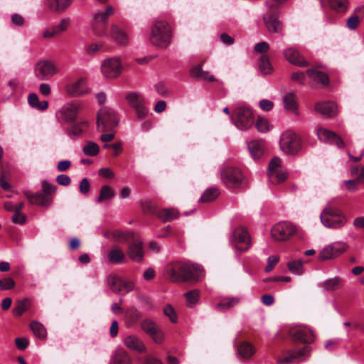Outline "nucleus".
<instances>
[{
  "label": "nucleus",
  "instance_id": "obj_1",
  "mask_svg": "<svg viewBox=\"0 0 364 364\" xmlns=\"http://www.w3.org/2000/svg\"><path fill=\"white\" fill-rule=\"evenodd\" d=\"M167 279L173 283L198 282L203 274V269L198 264L176 260L165 267Z\"/></svg>",
  "mask_w": 364,
  "mask_h": 364
},
{
  "label": "nucleus",
  "instance_id": "obj_2",
  "mask_svg": "<svg viewBox=\"0 0 364 364\" xmlns=\"http://www.w3.org/2000/svg\"><path fill=\"white\" fill-rule=\"evenodd\" d=\"M172 29L170 24H153L149 35L150 43L159 48H166L171 38Z\"/></svg>",
  "mask_w": 364,
  "mask_h": 364
},
{
  "label": "nucleus",
  "instance_id": "obj_3",
  "mask_svg": "<svg viewBox=\"0 0 364 364\" xmlns=\"http://www.w3.org/2000/svg\"><path fill=\"white\" fill-rule=\"evenodd\" d=\"M322 224L328 228H340L343 227L346 221V217L342 211L333 206H328L324 208L320 216Z\"/></svg>",
  "mask_w": 364,
  "mask_h": 364
},
{
  "label": "nucleus",
  "instance_id": "obj_4",
  "mask_svg": "<svg viewBox=\"0 0 364 364\" xmlns=\"http://www.w3.org/2000/svg\"><path fill=\"white\" fill-rule=\"evenodd\" d=\"M42 187L43 193L37 192L35 194H32L29 191H24L23 193L31 204L47 207L51 204V196L55 193L57 187L54 185L50 184L46 181H43Z\"/></svg>",
  "mask_w": 364,
  "mask_h": 364
},
{
  "label": "nucleus",
  "instance_id": "obj_5",
  "mask_svg": "<svg viewBox=\"0 0 364 364\" xmlns=\"http://www.w3.org/2000/svg\"><path fill=\"white\" fill-rule=\"evenodd\" d=\"M119 119L116 112L111 108L104 107L97 116V125L99 132H110L118 125Z\"/></svg>",
  "mask_w": 364,
  "mask_h": 364
},
{
  "label": "nucleus",
  "instance_id": "obj_6",
  "mask_svg": "<svg viewBox=\"0 0 364 364\" xmlns=\"http://www.w3.org/2000/svg\"><path fill=\"white\" fill-rule=\"evenodd\" d=\"M301 138L291 130L283 132L279 141L280 149L289 155H295L299 153L301 149Z\"/></svg>",
  "mask_w": 364,
  "mask_h": 364
},
{
  "label": "nucleus",
  "instance_id": "obj_7",
  "mask_svg": "<svg viewBox=\"0 0 364 364\" xmlns=\"http://www.w3.org/2000/svg\"><path fill=\"white\" fill-rule=\"evenodd\" d=\"M231 120L234 125L240 130L248 129L253 125L255 122L251 109L244 107L235 109L231 115Z\"/></svg>",
  "mask_w": 364,
  "mask_h": 364
},
{
  "label": "nucleus",
  "instance_id": "obj_8",
  "mask_svg": "<svg viewBox=\"0 0 364 364\" xmlns=\"http://www.w3.org/2000/svg\"><path fill=\"white\" fill-rule=\"evenodd\" d=\"M221 177L224 183L230 188H239L243 186V175L240 169L234 166L223 168Z\"/></svg>",
  "mask_w": 364,
  "mask_h": 364
},
{
  "label": "nucleus",
  "instance_id": "obj_9",
  "mask_svg": "<svg viewBox=\"0 0 364 364\" xmlns=\"http://www.w3.org/2000/svg\"><path fill=\"white\" fill-rule=\"evenodd\" d=\"M296 227L289 222H279L271 230L272 238L277 242L289 240L296 232Z\"/></svg>",
  "mask_w": 364,
  "mask_h": 364
},
{
  "label": "nucleus",
  "instance_id": "obj_10",
  "mask_svg": "<svg viewBox=\"0 0 364 364\" xmlns=\"http://www.w3.org/2000/svg\"><path fill=\"white\" fill-rule=\"evenodd\" d=\"M58 72L56 65L49 60H41L35 67V75L41 80H46L51 78Z\"/></svg>",
  "mask_w": 364,
  "mask_h": 364
},
{
  "label": "nucleus",
  "instance_id": "obj_11",
  "mask_svg": "<svg viewBox=\"0 0 364 364\" xmlns=\"http://www.w3.org/2000/svg\"><path fill=\"white\" fill-rule=\"evenodd\" d=\"M309 352L310 349L308 346L299 349L296 348L285 349L282 351V357L277 358V363L280 364L289 363L294 360H299L303 359Z\"/></svg>",
  "mask_w": 364,
  "mask_h": 364
},
{
  "label": "nucleus",
  "instance_id": "obj_12",
  "mask_svg": "<svg viewBox=\"0 0 364 364\" xmlns=\"http://www.w3.org/2000/svg\"><path fill=\"white\" fill-rule=\"evenodd\" d=\"M232 238L237 250L243 252L250 247L251 240L246 228L243 227L236 228L233 232Z\"/></svg>",
  "mask_w": 364,
  "mask_h": 364
},
{
  "label": "nucleus",
  "instance_id": "obj_13",
  "mask_svg": "<svg viewBox=\"0 0 364 364\" xmlns=\"http://www.w3.org/2000/svg\"><path fill=\"white\" fill-rule=\"evenodd\" d=\"M288 336L294 344L297 342L309 343L314 341L313 333L306 327L291 328L289 330Z\"/></svg>",
  "mask_w": 364,
  "mask_h": 364
},
{
  "label": "nucleus",
  "instance_id": "obj_14",
  "mask_svg": "<svg viewBox=\"0 0 364 364\" xmlns=\"http://www.w3.org/2000/svg\"><path fill=\"white\" fill-rule=\"evenodd\" d=\"M122 70L120 60L116 57L106 59L102 64V72L107 78L117 77Z\"/></svg>",
  "mask_w": 364,
  "mask_h": 364
},
{
  "label": "nucleus",
  "instance_id": "obj_15",
  "mask_svg": "<svg viewBox=\"0 0 364 364\" xmlns=\"http://www.w3.org/2000/svg\"><path fill=\"white\" fill-rule=\"evenodd\" d=\"M347 249V245L343 242H336L323 248L319 253V259L321 261L335 258Z\"/></svg>",
  "mask_w": 364,
  "mask_h": 364
},
{
  "label": "nucleus",
  "instance_id": "obj_16",
  "mask_svg": "<svg viewBox=\"0 0 364 364\" xmlns=\"http://www.w3.org/2000/svg\"><path fill=\"white\" fill-rule=\"evenodd\" d=\"M109 38L121 46H128L129 41L127 30L119 24H110Z\"/></svg>",
  "mask_w": 364,
  "mask_h": 364
},
{
  "label": "nucleus",
  "instance_id": "obj_17",
  "mask_svg": "<svg viewBox=\"0 0 364 364\" xmlns=\"http://www.w3.org/2000/svg\"><path fill=\"white\" fill-rule=\"evenodd\" d=\"M80 109V104L72 102L67 105L63 109L58 112L57 117L60 123L70 122L75 120L78 111Z\"/></svg>",
  "mask_w": 364,
  "mask_h": 364
},
{
  "label": "nucleus",
  "instance_id": "obj_18",
  "mask_svg": "<svg viewBox=\"0 0 364 364\" xmlns=\"http://www.w3.org/2000/svg\"><path fill=\"white\" fill-rule=\"evenodd\" d=\"M141 328L149 334L156 343H161L164 341V333L160 328L150 319H144L141 323Z\"/></svg>",
  "mask_w": 364,
  "mask_h": 364
},
{
  "label": "nucleus",
  "instance_id": "obj_19",
  "mask_svg": "<svg viewBox=\"0 0 364 364\" xmlns=\"http://www.w3.org/2000/svg\"><path fill=\"white\" fill-rule=\"evenodd\" d=\"M141 328L149 334L156 343H161L164 341V333L160 328L150 319H144L141 323Z\"/></svg>",
  "mask_w": 364,
  "mask_h": 364
},
{
  "label": "nucleus",
  "instance_id": "obj_20",
  "mask_svg": "<svg viewBox=\"0 0 364 364\" xmlns=\"http://www.w3.org/2000/svg\"><path fill=\"white\" fill-rule=\"evenodd\" d=\"M280 164L281 160L278 157L273 158L269 162L268 175L272 183H279L284 181L287 178L285 174L278 170Z\"/></svg>",
  "mask_w": 364,
  "mask_h": 364
},
{
  "label": "nucleus",
  "instance_id": "obj_21",
  "mask_svg": "<svg viewBox=\"0 0 364 364\" xmlns=\"http://www.w3.org/2000/svg\"><path fill=\"white\" fill-rule=\"evenodd\" d=\"M317 135L319 139L323 142L335 144L339 148L344 147L345 144L343 139L333 132L324 128H319L317 131Z\"/></svg>",
  "mask_w": 364,
  "mask_h": 364
},
{
  "label": "nucleus",
  "instance_id": "obj_22",
  "mask_svg": "<svg viewBox=\"0 0 364 364\" xmlns=\"http://www.w3.org/2000/svg\"><path fill=\"white\" fill-rule=\"evenodd\" d=\"M284 55L287 60L293 65L299 67H306L309 65L300 53L294 48L290 47L285 49Z\"/></svg>",
  "mask_w": 364,
  "mask_h": 364
},
{
  "label": "nucleus",
  "instance_id": "obj_23",
  "mask_svg": "<svg viewBox=\"0 0 364 364\" xmlns=\"http://www.w3.org/2000/svg\"><path fill=\"white\" fill-rule=\"evenodd\" d=\"M314 110L325 117H333L337 112V106L331 101L321 102L316 103Z\"/></svg>",
  "mask_w": 364,
  "mask_h": 364
},
{
  "label": "nucleus",
  "instance_id": "obj_24",
  "mask_svg": "<svg viewBox=\"0 0 364 364\" xmlns=\"http://www.w3.org/2000/svg\"><path fill=\"white\" fill-rule=\"evenodd\" d=\"M127 254L132 261L141 262L144 258L143 243L135 241L129 244Z\"/></svg>",
  "mask_w": 364,
  "mask_h": 364
},
{
  "label": "nucleus",
  "instance_id": "obj_25",
  "mask_svg": "<svg viewBox=\"0 0 364 364\" xmlns=\"http://www.w3.org/2000/svg\"><path fill=\"white\" fill-rule=\"evenodd\" d=\"M73 0H46V7L55 13L61 14L69 8Z\"/></svg>",
  "mask_w": 364,
  "mask_h": 364
},
{
  "label": "nucleus",
  "instance_id": "obj_26",
  "mask_svg": "<svg viewBox=\"0 0 364 364\" xmlns=\"http://www.w3.org/2000/svg\"><path fill=\"white\" fill-rule=\"evenodd\" d=\"M66 92L70 96H79L87 92L85 81L84 79L80 78L76 82L68 85L66 87Z\"/></svg>",
  "mask_w": 364,
  "mask_h": 364
},
{
  "label": "nucleus",
  "instance_id": "obj_27",
  "mask_svg": "<svg viewBox=\"0 0 364 364\" xmlns=\"http://www.w3.org/2000/svg\"><path fill=\"white\" fill-rule=\"evenodd\" d=\"M89 125L87 121L79 123H74L68 128L67 132L68 136L72 139L80 136L88 129Z\"/></svg>",
  "mask_w": 364,
  "mask_h": 364
},
{
  "label": "nucleus",
  "instance_id": "obj_28",
  "mask_svg": "<svg viewBox=\"0 0 364 364\" xmlns=\"http://www.w3.org/2000/svg\"><path fill=\"white\" fill-rule=\"evenodd\" d=\"M264 141L263 140H252L248 144L249 151L254 159H259L264 154Z\"/></svg>",
  "mask_w": 364,
  "mask_h": 364
},
{
  "label": "nucleus",
  "instance_id": "obj_29",
  "mask_svg": "<svg viewBox=\"0 0 364 364\" xmlns=\"http://www.w3.org/2000/svg\"><path fill=\"white\" fill-rule=\"evenodd\" d=\"M125 257L123 250L117 245L113 246L107 255L108 260L112 264H120L124 261Z\"/></svg>",
  "mask_w": 364,
  "mask_h": 364
},
{
  "label": "nucleus",
  "instance_id": "obj_30",
  "mask_svg": "<svg viewBox=\"0 0 364 364\" xmlns=\"http://www.w3.org/2000/svg\"><path fill=\"white\" fill-rule=\"evenodd\" d=\"M125 346L133 350L143 353L146 348L142 341L135 336H129L124 339Z\"/></svg>",
  "mask_w": 364,
  "mask_h": 364
},
{
  "label": "nucleus",
  "instance_id": "obj_31",
  "mask_svg": "<svg viewBox=\"0 0 364 364\" xmlns=\"http://www.w3.org/2000/svg\"><path fill=\"white\" fill-rule=\"evenodd\" d=\"M132 359L128 353L123 349H118L115 351L112 364H132Z\"/></svg>",
  "mask_w": 364,
  "mask_h": 364
},
{
  "label": "nucleus",
  "instance_id": "obj_32",
  "mask_svg": "<svg viewBox=\"0 0 364 364\" xmlns=\"http://www.w3.org/2000/svg\"><path fill=\"white\" fill-rule=\"evenodd\" d=\"M331 9L337 13H345L349 6L348 0H326Z\"/></svg>",
  "mask_w": 364,
  "mask_h": 364
},
{
  "label": "nucleus",
  "instance_id": "obj_33",
  "mask_svg": "<svg viewBox=\"0 0 364 364\" xmlns=\"http://www.w3.org/2000/svg\"><path fill=\"white\" fill-rule=\"evenodd\" d=\"M178 216V212L174 208H164L159 210L157 217L164 223L171 222Z\"/></svg>",
  "mask_w": 364,
  "mask_h": 364
},
{
  "label": "nucleus",
  "instance_id": "obj_34",
  "mask_svg": "<svg viewBox=\"0 0 364 364\" xmlns=\"http://www.w3.org/2000/svg\"><path fill=\"white\" fill-rule=\"evenodd\" d=\"M306 73L310 77L323 85H327L329 82L328 76L321 71L316 69H308Z\"/></svg>",
  "mask_w": 364,
  "mask_h": 364
},
{
  "label": "nucleus",
  "instance_id": "obj_35",
  "mask_svg": "<svg viewBox=\"0 0 364 364\" xmlns=\"http://www.w3.org/2000/svg\"><path fill=\"white\" fill-rule=\"evenodd\" d=\"M68 29V24H58L52 26L43 32L45 38H53Z\"/></svg>",
  "mask_w": 364,
  "mask_h": 364
},
{
  "label": "nucleus",
  "instance_id": "obj_36",
  "mask_svg": "<svg viewBox=\"0 0 364 364\" xmlns=\"http://www.w3.org/2000/svg\"><path fill=\"white\" fill-rule=\"evenodd\" d=\"M284 108L291 112H296L298 109V103L296 95L293 92H289L284 97Z\"/></svg>",
  "mask_w": 364,
  "mask_h": 364
},
{
  "label": "nucleus",
  "instance_id": "obj_37",
  "mask_svg": "<svg viewBox=\"0 0 364 364\" xmlns=\"http://www.w3.org/2000/svg\"><path fill=\"white\" fill-rule=\"evenodd\" d=\"M191 74L193 77H196L198 79H203L209 82H214L216 80L214 76H208V73L202 70L201 64H199L193 68L191 70Z\"/></svg>",
  "mask_w": 364,
  "mask_h": 364
},
{
  "label": "nucleus",
  "instance_id": "obj_38",
  "mask_svg": "<svg viewBox=\"0 0 364 364\" xmlns=\"http://www.w3.org/2000/svg\"><path fill=\"white\" fill-rule=\"evenodd\" d=\"M239 354L245 358H249L255 353V348L253 346L247 341L242 342L237 348Z\"/></svg>",
  "mask_w": 364,
  "mask_h": 364
},
{
  "label": "nucleus",
  "instance_id": "obj_39",
  "mask_svg": "<svg viewBox=\"0 0 364 364\" xmlns=\"http://www.w3.org/2000/svg\"><path fill=\"white\" fill-rule=\"evenodd\" d=\"M259 68L263 75H268L272 73L273 68L269 58L267 55H262L259 60Z\"/></svg>",
  "mask_w": 364,
  "mask_h": 364
},
{
  "label": "nucleus",
  "instance_id": "obj_40",
  "mask_svg": "<svg viewBox=\"0 0 364 364\" xmlns=\"http://www.w3.org/2000/svg\"><path fill=\"white\" fill-rule=\"evenodd\" d=\"M220 192L216 188L207 189L201 196L199 201L201 203H210L215 200L219 196Z\"/></svg>",
  "mask_w": 364,
  "mask_h": 364
},
{
  "label": "nucleus",
  "instance_id": "obj_41",
  "mask_svg": "<svg viewBox=\"0 0 364 364\" xmlns=\"http://www.w3.org/2000/svg\"><path fill=\"white\" fill-rule=\"evenodd\" d=\"M114 238L120 242H134V233L132 232L115 231L113 233Z\"/></svg>",
  "mask_w": 364,
  "mask_h": 364
},
{
  "label": "nucleus",
  "instance_id": "obj_42",
  "mask_svg": "<svg viewBox=\"0 0 364 364\" xmlns=\"http://www.w3.org/2000/svg\"><path fill=\"white\" fill-rule=\"evenodd\" d=\"M115 196L114 191L108 186H102L100 191L99 197L97 199V203H102L107 200L112 199Z\"/></svg>",
  "mask_w": 364,
  "mask_h": 364
},
{
  "label": "nucleus",
  "instance_id": "obj_43",
  "mask_svg": "<svg viewBox=\"0 0 364 364\" xmlns=\"http://www.w3.org/2000/svg\"><path fill=\"white\" fill-rule=\"evenodd\" d=\"M126 100L134 109L139 107L144 103L142 97L136 92L128 93L126 96Z\"/></svg>",
  "mask_w": 364,
  "mask_h": 364
},
{
  "label": "nucleus",
  "instance_id": "obj_44",
  "mask_svg": "<svg viewBox=\"0 0 364 364\" xmlns=\"http://www.w3.org/2000/svg\"><path fill=\"white\" fill-rule=\"evenodd\" d=\"M30 327L36 337L44 339L46 337V329L41 323L33 321L31 323Z\"/></svg>",
  "mask_w": 364,
  "mask_h": 364
},
{
  "label": "nucleus",
  "instance_id": "obj_45",
  "mask_svg": "<svg viewBox=\"0 0 364 364\" xmlns=\"http://www.w3.org/2000/svg\"><path fill=\"white\" fill-rule=\"evenodd\" d=\"M343 281L340 277H334L328 279L323 282V287L329 291H334L340 289L343 285Z\"/></svg>",
  "mask_w": 364,
  "mask_h": 364
},
{
  "label": "nucleus",
  "instance_id": "obj_46",
  "mask_svg": "<svg viewBox=\"0 0 364 364\" xmlns=\"http://www.w3.org/2000/svg\"><path fill=\"white\" fill-rule=\"evenodd\" d=\"M304 262L301 259L290 261L287 263L289 270L295 274L301 275L304 273Z\"/></svg>",
  "mask_w": 364,
  "mask_h": 364
},
{
  "label": "nucleus",
  "instance_id": "obj_47",
  "mask_svg": "<svg viewBox=\"0 0 364 364\" xmlns=\"http://www.w3.org/2000/svg\"><path fill=\"white\" fill-rule=\"evenodd\" d=\"M92 31L98 36L109 38L110 24H92Z\"/></svg>",
  "mask_w": 364,
  "mask_h": 364
},
{
  "label": "nucleus",
  "instance_id": "obj_48",
  "mask_svg": "<svg viewBox=\"0 0 364 364\" xmlns=\"http://www.w3.org/2000/svg\"><path fill=\"white\" fill-rule=\"evenodd\" d=\"M121 278L115 275H109L107 277V282L111 289L115 293H119L122 291L121 287Z\"/></svg>",
  "mask_w": 364,
  "mask_h": 364
},
{
  "label": "nucleus",
  "instance_id": "obj_49",
  "mask_svg": "<svg viewBox=\"0 0 364 364\" xmlns=\"http://www.w3.org/2000/svg\"><path fill=\"white\" fill-rule=\"evenodd\" d=\"M364 18V6L357 7L353 14L348 18L346 23H359L363 21Z\"/></svg>",
  "mask_w": 364,
  "mask_h": 364
},
{
  "label": "nucleus",
  "instance_id": "obj_50",
  "mask_svg": "<svg viewBox=\"0 0 364 364\" xmlns=\"http://www.w3.org/2000/svg\"><path fill=\"white\" fill-rule=\"evenodd\" d=\"M200 292L197 289L189 291L185 293L187 305L189 307H193L198 301Z\"/></svg>",
  "mask_w": 364,
  "mask_h": 364
},
{
  "label": "nucleus",
  "instance_id": "obj_51",
  "mask_svg": "<svg viewBox=\"0 0 364 364\" xmlns=\"http://www.w3.org/2000/svg\"><path fill=\"white\" fill-rule=\"evenodd\" d=\"M141 317V313L134 308L129 309L126 311V319L129 324L135 323Z\"/></svg>",
  "mask_w": 364,
  "mask_h": 364
},
{
  "label": "nucleus",
  "instance_id": "obj_52",
  "mask_svg": "<svg viewBox=\"0 0 364 364\" xmlns=\"http://www.w3.org/2000/svg\"><path fill=\"white\" fill-rule=\"evenodd\" d=\"M238 302H239V299H237V298L234 297V298H230V299H228V298L224 299L217 304V309L218 310H221V311L225 310V309H228L233 307L236 304H237Z\"/></svg>",
  "mask_w": 364,
  "mask_h": 364
},
{
  "label": "nucleus",
  "instance_id": "obj_53",
  "mask_svg": "<svg viewBox=\"0 0 364 364\" xmlns=\"http://www.w3.org/2000/svg\"><path fill=\"white\" fill-rule=\"evenodd\" d=\"M28 306L29 300L28 299L19 300L14 309V313L16 316H20L28 309Z\"/></svg>",
  "mask_w": 364,
  "mask_h": 364
},
{
  "label": "nucleus",
  "instance_id": "obj_54",
  "mask_svg": "<svg viewBox=\"0 0 364 364\" xmlns=\"http://www.w3.org/2000/svg\"><path fill=\"white\" fill-rule=\"evenodd\" d=\"M99 151V146L93 141H88L83 147V152L87 156H95Z\"/></svg>",
  "mask_w": 364,
  "mask_h": 364
},
{
  "label": "nucleus",
  "instance_id": "obj_55",
  "mask_svg": "<svg viewBox=\"0 0 364 364\" xmlns=\"http://www.w3.org/2000/svg\"><path fill=\"white\" fill-rule=\"evenodd\" d=\"M141 208L144 213L154 215L157 216L159 209L151 201H144L141 203Z\"/></svg>",
  "mask_w": 364,
  "mask_h": 364
},
{
  "label": "nucleus",
  "instance_id": "obj_56",
  "mask_svg": "<svg viewBox=\"0 0 364 364\" xmlns=\"http://www.w3.org/2000/svg\"><path fill=\"white\" fill-rule=\"evenodd\" d=\"M113 14V9L111 6H108L105 11L98 13L95 15V20L97 22H105L107 21L108 17Z\"/></svg>",
  "mask_w": 364,
  "mask_h": 364
},
{
  "label": "nucleus",
  "instance_id": "obj_57",
  "mask_svg": "<svg viewBox=\"0 0 364 364\" xmlns=\"http://www.w3.org/2000/svg\"><path fill=\"white\" fill-rule=\"evenodd\" d=\"M103 46L102 43L90 44L86 48V53L90 55H95L102 50Z\"/></svg>",
  "mask_w": 364,
  "mask_h": 364
},
{
  "label": "nucleus",
  "instance_id": "obj_58",
  "mask_svg": "<svg viewBox=\"0 0 364 364\" xmlns=\"http://www.w3.org/2000/svg\"><path fill=\"white\" fill-rule=\"evenodd\" d=\"M15 287V282L10 277H6L0 279V289L9 290Z\"/></svg>",
  "mask_w": 364,
  "mask_h": 364
},
{
  "label": "nucleus",
  "instance_id": "obj_59",
  "mask_svg": "<svg viewBox=\"0 0 364 364\" xmlns=\"http://www.w3.org/2000/svg\"><path fill=\"white\" fill-rule=\"evenodd\" d=\"M256 129L260 132H265L269 130L268 122L262 117H259L255 122Z\"/></svg>",
  "mask_w": 364,
  "mask_h": 364
},
{
  "label": "nucleus",
  "instance_id": "obj_60",
  "mask_svg": "<svg viewBox=\"0 0 364 364\" xmlns=\"http://www.w3.org/2000/svg\"><path fill=\"white\" fill-rule=\"evenodd\" d=\"M164 314L168 316L172 323L177 322V315L171 305H167L164 309Z\"/></svg>",
  "mask_w": 364,
  "mask_h": 364
},
{
  "label": "nucleus",
  "instance_id": "obj_61",
  "mask_svg": "<svg viewBox=\"0 0 364 364\" xmlns=\"http://www.w3.org/2000/svg\"><path fill=\"white\" fill-rule=\"evenodd\" d=\"M254 49L257 53L266 55L265 53H267L269 49V46L267 42L262 41L255 44Z\"/></svg>",
  "mask_w": 364,
  "mask_h": 364
},
{
  "label": "nucleus",
  "instance_id": "obj_62",
  "mask_svg": "<svg viewBox=\"0 0 364 364\" xmlns=\"http://www.w3.org/2000/svg\"><path fill=\"white\" fill-rule=\"evenodd\" d=\"M79 190L83 195H86L89 193L90 190V184L87 178H85L80 182Z\"/></svg>",
  "mask_w": 364,
  "mask_h": 364
},
{
  "label": "nucleus",
  "instance_id": "obj_63",
  "mask_svg": "<svg viewBox=\"0 0 364 364\" xmlns=\"http://www.w3.org/2000/svg\"><path fill=\"white\" fill-rule=\"evenodd\" d=\"M11 220L14 223L23 225L26 221V216L21 212H15Z\"/></svg>",
  "mask_w": 364,
  "mask_h": 364
},
{
  "label": "nucleus",
  "instance_id": "obj_64",
  "mask_svg": "<svg viewBox=\"0 0 364 364\" xmlns=\"http://www.w3.org/2000/svg\"><path fill=\"white\" fill-rule=\"evenodd\" d=\"M360 182L355 178L352 180H348L344 181L346 188L350 192H355L358 190V185Z\"/></svg>",
  "mask_w": 364,
  "mask_h": 364
}]
</instances>
